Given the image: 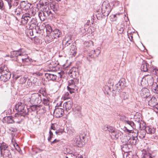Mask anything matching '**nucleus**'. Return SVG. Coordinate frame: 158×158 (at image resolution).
<instances>
[{"label": "nucleus", "mask_w": 158, "mask_h": 158, "mask_svg": "<svg viewBox=\"0 0 158 158\" xmlns=\"http://www.w3.org/2000/svg\"><path fill=\"white\" fill-rule=\"evenodd\" d=\"M14 109L19 112L21 116H24L28 114L29 110L27 106H24L23 103L18 102L15 105Z\"/></svg>", "instance_id": "nucleus-1"}, {"label": "nucleus", "mask_w": 158, "mask_h": 158, "mask_svg": "<svg viewBox=\"0 0 158 158\" xmlns=\"http://www.w3.org/2000/svg\"><path fill=\"white\" fill-rule=\"evenodd\" d=\"M79 80L77 79H73L69 81L67 89L69 93L72 94L75 91L78 92V88L76 85L78 84Z\"/></svg>", "instance_id": "nucleus-2"}, {"label": "nucleus", "mask_w": 158, "mask_h": 158, "mask_svg": "<svg viewBox=\"0 0 158 158\" xmlns=\"http://www.w3.org/2000/svg\"><path fill=\"white\" fill-rule=\"evenodd\" d=\"M86 134L85 132H81L79 135L77 136L74 140L75 144L81 147L85 144V138Z\"/></svg>", "instance_id": "nucleus-3"}, {"label": "nucleus", "mask_w": 158, "mask_h": 158, "mask_svg": "<svg viewBox=\"0 0 158 158\" xmlns=\"http://www.w3.org/2000/svg\"><path fill=\"white\" fill-rule=\"evenodd\" d=\"M3 69L2 67L0 68V78L1 80L6 82L8 81L11 77V73L9 70Z\"/></svg>", "instance_id": "nucleus-4"}, {"label": "nucleus", "mask_w": 158, "mask_h": 158, "mask_svg": "<svg viewBox=\"0 0 158 158\" xmlns=\"http://www.w3.org/2000/svg\"><path fill=\"white\" fill-rule=\"evenodd\" d=\"M127 86L125 80L124 78L121 79L118 83L113 87V91H118L119 92L121 89L125 88Z\"/></svg>", "instance_id": "nucleus-5"}, {"label": "nucleus", "mask_w": 158, "mask_h": 158, "mask_svg": "<svg viewBox=\"0 0 158 158\" xmlns=\"http://www.w3.org/2000/svg\"><path fill=\"white\" fill-rule=\"evenodd\" d=\"M30 99L31 104H40L41 102L42 97L41 94L35 93L31 94Z\"/></svg>", "instance_id": "nucleus-6"}, {"label": "nucleus", "mask_w": 158, "mask_h": 158, "mask_svg": "<svg viewBox=\"0 0 158 158\" xmlns=\"http://www.w3.org/2000/svg\"><path fill=\"white\" fill-rule=\"evenodd\" d=\"M111 10V9L108 2L107 1L104 2L102 4V12L106 13V15H109Z\"/></svg>", "instance_id": "nucleus-7"}, {"label": "nucleus", "mask_w": 158, "mask_h": 158, "mask_svg": "<svg viewBox=\"0 0 158 158\" xmlns=\"http://www.w3.org/2000/svg\"><path fill=\"white\" fill-rule=\"evenodd\" d=\"M52 35H48L50 38L49 41H53L54 39L59 38L61 36L62 33L61 31L58 29H55L52 32Z\"/></svg>", "instance_id": "nucleus-8"}, {"label": "nucleus", "mask_w": 158, "mask_h": 158, "mask_svg": "<svg viewBox=\"0 0 158 158\" xmlns=\"http://www.w3.org/2000/svg\"><path fill=\"white\" fill-rule=\"evenodd\" d=\"M64 114V110L62 108L57 107L54 111V114L55 117L59 118L62 117Z\"/></svg>", "instance_id": "nucleus-9"}, {"label": "nucleus", "mask_w": 158, "mask_h": 158, "mask_svg": "<svg viewBox=\"0 0 158 158\" xmlns=\"http://www.w3.org/2000/svg\"><path fill=\"white\" fill-rule=\"evenodd\" d=\"M147 100L148 101V105L151 107H152L158 104L157 98L154 96L150 97L149 99Z\"/></svg>", "instance_id": "nucleus-10"}, {"label": "nucleus", "mask_w": 158, "mask_h": 158, "mask_svg": "<svg viewBox=\"0 0 158 158\" xmlns=\"http://www.w3.org/2000/svg\"><path fill=\"white\" fill-rule=\"evenodd\" d=\"M38 23L36 18H32L30 21L28 25L29 26V28L36 29V27H38Z\"/></svg>", "instance_id": "nucleus-11"}, {"label": "nucleus", "mask_w": 158, "mask_h": 158, "mask_svg": "<svg viewBox=\"0 0 158 158\" xmlns=\"http://www.w3.org/2000/svg\"><path fill=\"white\" fill-rule=\"evenodd\" d=\"M21 22L23 24H26L31 19L30 15L28 13L23 14L21 17Z\"/></svg>", "instance_id": "nucleus-12"}, {"label": "nucleus", "mask_w": 158, "mask_h": 158, "mask_svg": "<svg viewBox=\"0 0 158 158\" xmlns=\"http://www.w3.org/2000/svg\"><path fill=\"white\" fill-rule=\"evenodd\" d=\"M121 148L123 152L127 153L131 151L132 146H131V145L127 142V143L121 145Z\"/></svg>", "instance_id": "nucleus-13"}, {"label": "nucleus", "mask_w": 158, "mask_h": 158, "mask_svg": "<svg viewBox=\"0 0 158 158\" xmlns=\"http://www.w3.org/2000/svg\"><path fill=\"white\" fill-rule=\"evenodd\" d=\"M141 96L142 98H147L148 100L149 99L150 97L151 96L150 95L149 90L146 88L142 89Z\"/></svg>", "instance_id": "nucleus-14"}, {"label": "nucleus", "mask_w": 158, "mask_h": 158, "mask_svg": "<svg viewBox=\"0 0 158 158\" xmlns=\"http://www.w3.org/2000/svg\"><path fill=\"white\" fill-rule=\"evenodd\" d=\"M49 6L51 9L54 12L56 13L59 8L58 3L55 2H50Z\"/></svg>", "instance_id": "nucleus-15"}, {"label": "nucleus", "mask_w": 158, "mask_h": 158, "mask_svg": "<svg viewBox=\"0 0 158 158\" xmlns=\"http://www.w3.org/2000/svg\"><path fill=\"white\" fill-rule=\"evenodd\" d=\"M102 14L100 12V10H96L95 12L96 16L97 19L99 20H101L102 18H104L105 17L108 16V15H106V13H103L101 11Z\"/></svg>", "instance_id": "nucleus-16"}, {"label": "nucleus", "mask_w": 158, "mask_h": 158, "mask_svg": "<svg viewBox=\"0 0 158 158\" xmlns=\"http://www.w3.org/2000/svg\"><path fill=\"white\" fill-rule=\"evenodd\" d=\"M146 133L150 134H154L156 131V128L152 126H148L145 127Z\"/></svg>", "instance_id": "nucleus-17"}, {"label": "nucleus", "mask_w": 158, "mask_h": 158, "mask_svg": "<svg viewBox=\"0 0 158 158\" xmlns=\"http://www.w3.org/2000/svg\"><path fill=\"white\" fill-rule=\"evenodd\" d=\"M77 70L76 68H73L70 69L69 72V75L72 77L73 79H77L76 78L77 73L76 72Z\"/></svg>", "instance_id": "nucleus-18"}, {"label": "nucleus", "mask_w": 158, "mask_h": 158, "mask_svg": "<svg viewBox=\"0 0 158 158\" xmlns=\"http://www.w3.org/2000/svg\"><path fill=\"white\" fill-rule=\"evenodd\" d=\"M45 76L48 80L53 81H55L57 78L56 75L49 73H45Z\"/></svg>", "instance_id": "nucleus-19"}, {"label": "nucleus", "mask_w": 158, "mask_h": 158, "mask_svg": "<svg viewBox=\"0 0 158 158\" xmlns=\"http://www.w3.org/2000/svg\"><path fill=\"white\" fill-rule=\"evenodd\" d=\"M139 141L138 138L131 137L129 140H128L127 143L131 145V146L132 145H135Z\"/></svg>", "instance_id": "nucleus-20"}, {"label": "nucleus", "mask_w": 158, "mask_h": 158, "mask_svg": "<svg viewBox=\"0 0 158 158\" xmlns=\"http://www.w3.org/2000/svg\"><path fill=\"white\" fill-rule=\"evenodd\" d=\"M41 102L44 105L46 106H48L49 107V105L50 103L49 100L48 98L44 95V94H43V97H42V99Z\"/></svg>", "instance_id": "nucleus-21"}, {"label": "nucleus", "mask_w": 158, "mask_h": 158, "mask_svg": "<svg viewBox=\"0 0 158 158\" xmlns=\"http://www.w3.org/2000/svg\"><path fill=\"white\" fill-rule=\"evenodd\" d=\"M100 53V50L98 49H96L95 50H92L91 52V53H89L88 54V56L89 57L93 58L94 57V56L93 55V54H95L96 56H98Z\"/></svg>", "instance_id": "nucleus-22"}, {"label": "nucleus", "mask_w": 158, "mask_h": 158, "mask_svg": "<svg viewBox=\"0 0 158 158\" xmlns=\"http://www.w3.org/2000/svg\"><path fill=\"white\" fill-rule=\"evenodd\" d=\"M73 103L71 102H64L63 105V107L65 108V109L67 111L70 110L72 106Z\"/></svg>", "instance_id": "nucleus-23"}, {"label": "nucleus", "mask_w": 158, "mask_h": 158, "mask_svg": "<svg viewBox=\"0 0 158 158\" xmlns=\"http://www.w3.org/2000/svg\"><path fill=\"white\" fill-rule=\"evenodd\" d=\"M22 55H23V53H21L18 51H14L11 52H10L11 57H16V58H19Z\"/></svg>", "instance_id": "nucleus-24"}, {"label": "nucleus", "mask_w": 158, "mask_h": 158, "mask_svg": "<svg viewBox=\"0 0 158 158\" xmlns=\"http://www.w3.org/2000/svg\"><path fill=\"white\" fill-rule=\"evenodd\" d=\"M1 155L4 158H11L12 157L11 153L8 149L5 150V151H3V153L1 154Z\"/></svg>", "instance_id": "nucleus-25"}, {"label": "nucleus", "mask_w": 158, "mask_h": 158, "mask_svg": "<svg viewBox=\"0 0 158 158\" xmlns=\"http://www.w3.org/2000/svg\"><path fill=\"white\" fill-rule=\"evenodd\" d=\"M121 133L120 131L116 129L111 135L114 139H118L120 135H121Z\"/></svg>", "instance_id": "nucleus-26"}, {"label": "nucleus", "mask_w": 158, "mask_h": 158, "mask_svg": "<svg viewBox=\"0 0 158 158\" xmlns=\"http://www.w3.org/2000/svg\"><path fill=\"white\" fill-rule=\"evenodd\" d=\"M20 77V80L19 81V83L22 84H23L24 83H26L27 79L28 77L27 76H17L15 77V79L16 80L19 78Z\"/></svg>", "instance_id": "nucleus-27"}, {"label": "nucleus", "mask_w": 158, "mask_h": 158, "mask_svg": "<svg viewBox=\"0 0 158 158\" xmlns=\"http://www.w3.org/2000/svg\"><path fill=\"white\" fill-rule=\"evenodd\" d=\"M38 16L41 21H44L45 19H47L48 17L46 14L45 12L41 11L39 13Z\"/></svg>", "instance_id": "nucleus-28"}, {"label": "nucleus", "mask_w": 158, "mask_h": 158, "mask_svg": "<svg viewBox=\"0 0 158 158\" xmlns=\"http://www.w3.org/2000/svg\"><path fill=\"white\" fill-rule=\"evenodd\" d=\"M8 146L7 144L3 142L2 143H0V151L1 154L3 153V151H5V150H7L8 149Z\"/></svg>", "instance_id": "nucleus-29"}, {"label": "nucleus", "mask_w": 158, "mask_h": 158, "mask_svg": "<svg viewBox=\"0 0 158 158\" xmlns=\"http://www.w3.org/2000/svg\"><path fill=\"white\" fill-rule=\"evenodd\" d=\"M139 129V130H138L139 137L142 139L145 137L146 132L145 129H142L141 128Z\"/></svg>", "instance_id": "nucleus-30"}, {"label": "nucleus", "mask_w": 158, "mask_h": 158, "mask_svg": "<svg viewBox=\"0 0 158 158\" xmlns=\"http://www.w3.org/2000/svg\"><path fill=\"white\" fill-rule=\"evenodd\" d=\"M149 64L146 62H144L142 63L141 67V70L144 72H146L148 70V67Z\"/></svg>", "instance_id": "nucleus-31"}, {"label": "nucleus", "mask_w": 158, "mask_h": 158, "mask_svg": "<svg viewBox=\"0 0 158 158\" xmlns=\"http://www.w3.org/2000/svg\"><path fill=\"white\" fill-rule=\"evenodd\" d=\"M13 117L12 116H8L5 117L4 119L6 123H12L14 122V121L13 119Z\"/></svg>", "instance_id": "nucleus-32"}, {"label": "nucleus", "mask_w": 158, "mask_h": 158, "mask_svg": "<svg viewBox=\"0 0 158 158\" xmlns=\"http://www.w3.org/2000/svg\"><path fill=\"white\" fill-rule=\"evenodd\" d=\"M73 114L76 117H80L81 116V108L79 107L76 108L73 112Z\"/></svg>", "instance_id": "nucleus-33"}, {"label": "nucleus", "mask_w": 158, "mask_h": 158, "mask_svg": "<svg viewBox=\"0 0 158 158\" xmlns=\"http://www.w3.org/2000/svg\"><path fill=\"white\" fill-rule=\"evenodd\" d=\"M128 125V127H131L132 129H136V126L134 123L131 121H129L128 120L126 121V123H125Z\"/></svg>", "instance_id": "nucleus-34"}, {"label": "nucleus", "mask_w": 158, "mask_h": 158, "mask_svg": "<svg viewBox=\"0 0 158 158\" xmlns=\"http://www.w3.org/2000/svg\"><path fill=\"white\" fill-rule=\"evenodd\" d=\"M151 88L154 93L158 94V85L157 83H153L152 85Z\"/></svg>", "instance_id": "nucleus-35"}, {"label": "nucleus", "mask_w": 158, "mask_h": 158, "mask_svg": "<svg viewBox=\"0 0 158 158\" xmlns=\"http://www.w3.org/2000/svg\"><path fill=\"white\" fill-rule=\"evenodd\" d=\"M45 27L46 28V31L47 34V36H48V35L49 34L51 33H52L53 30H52L51 26L49 24H47Z\"/></svg>", "instance_id": "nucleus-36"}, {"label": "nucleus", "mask_w": 158, "mask_h": 158, "mask_svg": "<svg viewBox=\"0 0 158 158\" xmlns=\"http://www.w3.org/2000/svg\"><path fill=\"white\" fill-rule=\"evenodd\" d=\"M50 4L48 0H40L39 2V5L43 6V5L48 6Z\"/></svg>", "instance_id": "nucleus-37"}, {"label": "nucleus", "mask_w": 158, "mask_h": 158, "mask_svg": "<svg viewBox=\"0 0 158 158\" xmlns=\"http://www.w3.org/2000/svg\"><path fill=\"white\" fill-rule=\"evenodd\" d=\"M21 59L22 62L24 63H27L28 64L30 63L32 60L28 56H27V58H23V57L22 56Z\"/></svg>", "instance_id": "nucleus-38"}, {"label": "nucleus", "mask_w": 158, "mask_h": 158, "mask_svg": "<svg viewBox=\"0 0 158 158\" xmlns=\"http://www.w3.org/2000/svg\"><path fill=\"white\" fill-rule=\"evenodd\" d=\"M142 152L141 158H149V153L144 150H143Z\"/></svg>", "instance_id": "nucleus-39"}, {"label": "nucleus", "mask_w": 158, "mask_h": 158, "mask_svg": "<svg viewBox=\"0 0 158 158\" xmlns=\"http://www.w3.org/2000/svg\"><path fill=\"white\" fill-rule=\"evenodd\" d=\"M11 142L13 143V145L14 146L15 149L19 153H20V152H21V150L20 149L18 144L16 142L13 143V139L12 140Z\"/></svg>", "instance_id": "nucleus-40"}, {"label": "nucleus", "mask_w": 158, "mask_h": 158, "mask_svg": "<svg viewBox=\"0 0 158 158\" xmlns=\"http://www.w3.org/2000/svg\"><path fill=\"white\" fill-rule=\"evenodd\" d=\"M32 106H31L30 108H28L29 109V112H31V110L32 111H37V104H31Z\"/></svg>", "instance_id": "nucleus-41"}, {"label": "nucleus", "mask_w": 158, "mask_h": 158, "mask_svg": "<svg viewBox=\"0 0 158 158\" xmlns=\"http://www.w3.org/2000/svg\"><path fill=\"white\" fill-rule=\"evenodd\" d=\"M40 8H42V10H43L42 11L47 12V10H49V8L48 6L47 5H43V6H40Z\"/></svg>", "instance_id": "nucleus-42"}, {"label": "nucleus", "mask_w": 158, "mask_h": 158, "mask_svg": "<svg viewBox=\"0 0 158 158\" xmlns=\"http://www.w3.org/2000/svg\"><path fill=\"white\" fill-rule=\"evenodd\" d=\"M64 153L66 154L67 155H70L73 154V151L70 150V149L68 148H66V150H64Z\"/></svg>", "instance_id": "nucleus-43"}, {"label": "nucleus", "mask_w": 158, "mask_h": 158, "mask_svg": "<svg viewBox=\"0 0 158 158\" xmlns=\"http://www.w3.org/2000/svg\"><path fill=\"white\" fill-rule=\"evenodd\" d=\"M119 119L120 120L124 122V123H126V121H127L128 120L127 117L124 115L120 116Z\"/></svg>", "instance_id": "nucleus-44"}, {"label": "nucleus", "mask_w": 158, "mask_h": 158, "mask_svg": "<svg viewBox=\"0 0 158 158\" xmlns=\"http://www.w3.org/2000/svg\"><path fill=\"white\" fill-rule=\"evenodd\" d=\"M116 129L114 127L108 126V131L110 133V135L113 133Z\"/></svg>", "instance_id": "nucleus-45"}, {"label": "nucleus", "mask_w": 158, "mask_h": 158, "mask_svg": "<svg viewBox=\"0 0 158 158\" xmlns=\"http://www.w3.org/2000/svg\"><path fill=\"white\" fill-rule=\"evenodd\" d=\"M49 136L48 138V142H51V140L52 139V138L53 137V134L52 131L51 130H50L49 132Z\"/></svg>", "instance_id": "nucleus-46"}, {"label": "nucleus", "mask_w": 158, "mask_h": 158, "mask_svg": "<svg viewBox=\"0 0 158 158\" xmlns=\"http://www.w3.org/2000/svg\"><path fill=\"white\" fill-rule=\"evenodd\" d=\"M103 88L107 94H108L111 91V89L110 87L107 85H105L103 87Z\"/></svg>", "instance_id": "nucleus-47"}, {"label": "nucleus", "mask_w": 158, "mask_h": 158, "mask_svg": "<svg viewBox=\"0 0 158 158\" xmlns=\"http://www.w3.org/2000/svg\"><path fill=\"white\" fill-rule=\"evenodd\" d=\"M134 134L132 135V137L133 138H138L137 136H139V131L135 129L134 130Z\"/></svg>", "instance_id": "nucleus-48"}, {"label": "nucleus", "mask_w": 158, "mask_h": 158, "mask_svg": "<svg viewBox=\"0 0 158 158\" xmlns=\"http://www.w3.org/2000/svg\"><path fill=\"white\" fill-rule=\"evenodd\" d=\"M6 9V8H4L3 1L2 0H0V9L2 10H4L6 12L5 10Z\"/></svg>", "instance_id": "nucleus-49"}, {"label": "nucleus", "mask_w": 158, "mask_h": 158, "mask_svg": "<svg viewBox=\"0 0 158 158\" xmlns=\"http://www.w3.org/2000/svg\"><path fill=\"white\" fill-rule=\"evenodd\" d=\"M121 97L123 99L126 100L128 98V95L127 93L125 92H123L121 94Z\"/></svg>", "instance_id": "nucleus-50"}, {"label": "nucleus", "mask_w": 158, "mask_h": 158, "mask_svg": "<svg viewBox=\"0 0 158 158\" xmlns=\"http://www.w3.org/2000/svg\"><path fill=\"white\" fill-rule=\"evenodd\" d=\"M27 3L25 1L21 2L20 3V6H19L20 8H21L23 9L27 5Z\"/></svg>", "instance_id": "nucleus-51"}, {"label": "nucleus", "mask_w": 158, "mask_h": 158, "mask_svg": "<svg viewBox=\"0 0 158 158\" xmlns=\"http://www.w3.org/2000/svg\"><path fill=\"white\" fill-rule=\"evenodd\" d=\"M135 125L136 126V128L140 129L141 128V123L140 120H139L137 121L136 122V123L135 124Z\"/></svg>", "instance_id": "nucleus-52"}, {"label": "nucleus", "mask_w": 158, "mask_h": 158, "mask_svg": "<svg viewBox=\"0 0 158 158\" xmlns=\"http://www.w3.org/2000/svg\"><path fill=\"white\" fill-rule=\"evenodd\" d=\"M17 131V129L15 127H11L9 128L10 132H11L10 133L12 135H13V133L16 132Z\"/></svg>", "instance_id": "nucleus-53"}, {"label": "nucleus", "mask_w": 158, "mask_h": 158, "mask_svg": "<svg viewBox=\"0 0 158 158\" xmlns=\"http://www.w3.org/2000/svg\"><path fill=\"white\" fill-rule=\"evenodd\" d=\"M27 81L26 83H27V87H31L32 85L31 80L28 78Z\"/></svg>", "instance_id": "nucleus-54"}, {"label": "nucleus", "mask_w": 158, "mask_h": 158, "mask_svg": "<svg viewBox=\"0 0 158 158\" xmlns=\"http://www.w3.org/2000/svg\"><path fill=\"white\" fill-rule=\"evenodd\" d=\"M46 112V110L45 107L42 106L41 108V109L40 110V111L39 112V113L40 114H43L45 113Z\"/></svg>", "instance_id": "nucleus-55"}, {"label": "nucleus", "mask_w": 158, "mask_h": 158, "mask_svg": "<svg viewBox=\"0 0 158 158\" xmlns=\"http://www.w3.org/2000/svg\"><path fill=\"white\" fill-rule=\"evenodd\" d=\"M72 41L71 40H68L64 44H63V46L64 47H66L68 46L69 45H70Z\"/></svg>", "instance_id": "nucleus-56"}, {"label": "nucleus", "mask_w": 158, "mask_h": 158, "mask_svg": "<svg viewBox=\"0 0 158 158\" xmlns=\"http://www.w3.org/2000/svg\"><path fill=\"white\" fill-rule=\"evenodd\" d=\"M76 50V46L73 44H72L71 46V48H70V51H72L74 52L75 53V52Z\"/></svg>", "instance_id": "nucleus-57"}, {"label": "nucleus", "mask_w": 158, "mask_h": 158, "mask_svg": "<svg viewBox=\"0 0 158 158\" xmlns=\"http://www.w3.org/2000/svg\"><path fill=\"white\" fill-rule=\"evenodd\" d=\"M153 109L156 113H158V104L152 107Z\"/></svg>", "instance_id": "nucleus-58"}, {"label": "nucleus", "mask_w": 158, "mask_h": 158, "mask_svg": "<svg viewBox=\"0 0 158 158\" xmlns=\"http://www.w3.org/2000/svg\"><path fill=\"white\" fill-rule=\"evenodd\" d=\"M31 6V4L30 3H27L26 6L23 9L26 10H28L30 8Z\"/></svg>", "instance_id": "nucleus-59"}, {"label": "nucleus", "mask_w": 158, "mask_h": 158, "mask_svg": "<svg viewBox=\"0 0 158 158\" xmlns=\"http://www.w3.org/2000/svg\"><path fill=\"white\" fill-rule=\"evenodd\" d=\"M74 156H75V158H83L82 156L80 154H77V153H74L73 154Z\"/></svg>", "instance_id": "nucleus-60"}, {"label": "nucleus", "mask_w": 158, "mask_h": 158, "mask_svg": "<svg viewBox=\"0 0 158 158\" xmlns=\"http://www.w3.org/2000/svg\"><path fill=\"white\" fill-rule=\"evenodd\" d=\"M42 106L39 105V104H37V113L39 112L40 111V110L41 109V108Z\"/></svg>", "instance_id": "nucleus-61"}, {"label": "nucleus", "mask_w": 158, "mask_h": 158, "mask_svg": "<svg viewBox=\"0 0 158 158\" xmlns=\"http://www.w3.org/2000/svg\"><path fill=\"white\" fill-rule=\"evenodd\" d=\"M34 29L29 28L28 31V32L29 33L30 36H32L33 35V30Z\"/></svg>", "instance_id": "nucleus-62"}, {"label": "nucleus", "mask_w": 158, "mask_h": 158, "mask_svg": "<svg viewBox=\"0 0 158 158\" xmlns=\"http://www.w3.org/2000/svg\"><path fill=\"white\" fill-rule=\"evenodd\" d=\"M69 94L68 92H66L64 94L63 98L64 99H67L69 98Z\"/></svg>", "instance_id": "nucleus-63"}, {"label": "nucleus", "mask_w": 158, "mask_h": 158, "mask_svg": "<svg viewBox=\"0 0 158 158\" xmlns=\"http://www.w3.org/2000/svg\"><path fill=\"white\" fill-rule=\"evenodd\" d=\"M125 130L127 131V132L128 133V134L129 133H133L134 132V130H129L126 127H125Z\"/></svg>", "instance_id": "nucleus-64"}]
</instances>
